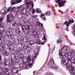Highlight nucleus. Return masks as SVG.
Masks as SVG:
<instances>
[{"label": "nucleus", "instance_id": "1", "mask_svg": "<svg viewBox=\"0 0 75 75\" xmlns=\"http://www.w3.org/2000/svg\"><path fill=\"white\" fill-rule=\"evenodd\" d=\"M27 60L28 62H26L25 63V66L27 69H30L32 68L33 65L32 64H34L35 59L34 58L33 59V56L32 55H29L27 57Z\"/></svg>", "mask_w": 75, "mask_h": 75}, {"label": "nucleus", "instance_id": "2", "mask_svg": "<svg viewBox=\"0 0 75 75\" xmlns=\"http://www.w3.org/2000/svg\"><path fill=\"white\" fill-rule=\"evenodd\" d=\"M75 60H70L68 61L67 69L69 71V72L71 75H75V71L74 70V68H75V62L73 63Z\"/></svg>", "mask_w": 75, "mask_h": 75}, {"label": "nucleus", "instance_id": "3", "mask_svg": "<svg viewBox=\"0 0 75 75\" xmlns=\"http://www.w3.org/2000/svg\"><path fill=\"white\" fill-rule=\"evenodd\" d=\"M68 53V56L67 57V59H65L63 61L64 62V65L65 66H67L68 63V61H74L75 60V57H74L75 56V52L74 51H72L71 53L70 52L67 53Z\"/></svg>", "mask_w": 75, "mask_h": 75}, {"label": "nucleus", "instance_id": "4", "mask_svg": "<svg viewBox=\"0 0 75 75\" xmlns=\"http://www.w3.org/2000/svg\"><path fill=\"white\" fill-rule=\"evenodd\" d=\"M21 25L23 33H25L26 30H31L32 28V26H31V25H30L29 26L26 25V26H25L24 23H21Z\"/></svg>", "mask_w": 75, "mask_h": 75}, {"label": "nucleus", "instance_id": "5", "mask_svg": "<svg viewBox=\"0 0 75 75\" xmlns=\"http://www.w3.org/2000/svg\"><path fill=\"white\" fill-rule=\"evenodd\" d=\"M0 49L2 50L1 52V53L4 56H7L8 54L7 51L5 49V45L3 43H1L0 45Z\"/></svg>", "mask_w": 75, "mask_h": 75}, {"label": "nucleus", "instance_id": "6", "mask_svg": "<svg viewBox=\"0 0 75 75\" xmlns=\"http://www.w3.org/2000/svg\"><path fill=\"white\" fill-rule=\"evenodd\" d=\"M26 4L27 6H26V8H27L30 11H31V9L33 8L34 7V4H33V3L32 1H30L29 2H26Z\"/></svg>", "mask_w": 75, "mask_h": 75}, {"label": "nucleus", "instance_id": "7", "mask_svg": "<svg viewBox=\"0 0 75 75\" xmlns=\"http://www.w3.org/2000/svg\"><path fill=\"white\" fill-rule=\"evenodd\" d=\"M68 53V52H63L62 54H60L59 57L61 59V62L62 64H64V62H63L65 59H64V57L66 56V54Z\"/></svg>", "mask_w": 75, "mask_h": 75}, {"label": "nucleus", "instance_id": "8", "mask_svg": "<svg viewBox=\"0 0 75 75\" xmlns=\"http://www.w3.org/2000/svg\"><path fill=\"white\" fill-rule=\"evenodd\" d=\"M55 2L56 3H59V7H62L63 5L66 3L65 0H56Z\"/></svg>", "mask_w": 75, "mask_h": 75}, {"label": "nucleus", "instance_id": "9", "mask_svg": "<svg viewBox=\"0 0 75 75\" xmlns=\"http://www.w3.org/2000/svg\"><path fill=\"white\" fill-rule=\"evenodd\" d=\"M10 62H11V59H6L4 60V64L5 66H8L10 64Z\"/></svg>", "mask_w": 75, "mask_h": 75}, {"label": "nucleus", "instance_id": "10", "mask_svg": "<svg viewBox=\"0 0 75 75\" xmlns=\"http://www.w3.org/2000/svg\"><path fill=\"white\" fill-rule=\"evenodd\" d=\"M23 5H21V6L18 7L17 8H16V9L14 12V13H19L18 12L20 11V10L22 11L23 10Z\"/></svg>", "mask_w": 75, "mask_h": 75}, {"label": "nucleus", "instance_id": "11", "mask_svg": "<svg viewBox=\"0 0 75 75\" xmlns=\"http://www.w3.org/2000/svg\"><path fill=\"white\" fill-rule=\"evenodd\" d=\"M4 69L3 68L0 67V71H1V72H2V71H4L1 74V75H13L12 73H11L10 74H7L5 71H4Z\"/></svg>", "mask_w": 75, "mask_h": 75}, {"label": "nucleus", "instance_id": "12", "mask_svg": "<svg viewBox=\"0 0 75 75\" xmlns=\"http://www.w3.org/2000/svg\"><path fill=\"white\" fill-rule=\"evenodd\" d=\"M54 60L53 59H52L51 60H50V61L49 62V63L48 64H47L48 66H50V67H51V65H54Z\"/></svg>", "mask_w": 75, "mask_h": 75}, {"label": "nucleus", "instance_id": "13", "mask_svg": "<svg viewBox=\"0 0 75 75\" xmlns=\"http://www.w3.org/2000/svg\"><path fill=\"white\" fill-rule=\"evenodd\" d=\"M19 71L18 69L16 67H13L12 68V72L13 74H17Z\"/></svg>", "mask_w": 75, "mask_h": 75}, {"label": "nucleus", "instance_id": "14", "mask_svg": "<svg viewBox=\"0 0 75 75\" xmlns=\"http://www.w3.org/2000/svg\"><path fill=\"white\" fill-rule=\"evenodd\" d=\"M31 49H32V48L31 47H29L28 48L26 49V54L27 55L29 54H30V52H31Z\"/></svg>", "mask_w": 75, "mask_h": 75}, {"label": "nucleus", "instance_id": "15", "mask_svg": "<svg viewBox=\"0 0 75 75\" xmlns=\"http://www.w3.org/2000/svg\"><path fill=\"white\" fill-rule=\"evenodd\" d=\"M74 23V21L73 20V19H71V20L69 19V20L68 23L66 24L67 27H69V25L70 24H71V23Z\"/></svg>", "mask_w": 75, "mask_h": 75}, {"label": "nucleus", "instance_id": "16", "mask_svg": "<svg viewBox=\"0 0 75 75\" xmlns=\"http://www.w3.org/2000/svg\"><path fill=\"white\" fill-rule=\"evenodd\" d=\"M34 58H35V59H36V58H37V56H38V50H35L34 51Z\"/></svg>", "mask_w": 75, "mask_h": 75}, {"label": "nucleus", "instance_id": "17", "mask_svg": "<svg viewBox=\"0 0 75 75\" xmlns=\"http://www.w3.org/2000/svg\"><path fill=\"white\" fill-rule=\"evenodd\" d=\"M39 31L38 32H35L33 31V37H35V38H37V37H38V33Z\"/></svg>", "mask_w": 75, "mask_h": 75}, {"label": "nucleus", "instance_id": "18", "mask_svg": "<svg viewBox=\"0 0 75 75\" xmlns=\"http://www.w3.org/2000/svg\"><path fill=\"white\" fill-rule=\"evenodd\" d=\"M36 25L37 26H38V27H39L40 28H42L43 26V24L40 23L39 22H37L36 23Z\"/></svg>", "mask_w": 75, "mask_h": 75}, {"label": "nucleus", "instance_id": "19", "mask_svg": "<svg viewBox=\"0 0 75 75\" xmlns=\"http://www.w3.org/2000/svg\"><path fill=\"white\" fill-rule=\"evenodd\" d=\"M3 21V18H0V26L1 28H4V25H3L1 24V22Z\"/></svg>", "mask_w": 75, "mask_h": 75}, {"label": "nucleus", "instance_id": "20", "mask_svg": "<svg viewBox=\"0 0 75 75\" xmlns=\"http://www.w3.org/2000/svg\"><path fill=\"white\" fill-rule=\"evenodd\" d=\"M13 33V30H12V29L11 28H9L6 34H7V35H8V34H11Z\"/></svg>", "mask_w": 75, "mask_h": 75}, {"label": "nucleus", "instance_id": "21", "mask_svg": "<svg viewBox=\"0 0 75 75\" xmlns=\"http://www.w3.org/2000/svg\"><path fill=\"white\" fill-rule=\"evenodd\" d=\"M5 71H4L7 74H10L11 73V70L8 68H6L5 69Z\"/></svg>", "mask_w": 75, "mask_h": 75}, {"label": "nucleus", "instance_id": "22", "mask_svg": "<svg viewBox=\"0 0 75 75\" xmlns=\"http://www.w3.org/2000/svg\"><path fill=\"white\" fill-rule=\"evenodd\" d=\"M16 16L18 17V18H21L23 16V15H22V13H21V12H19L17 14Z\"/></svg>", "mask_w": 75, "mask_h": 75}, {"label": "nucleus", "instance_id": "23", "mask_svg": "<svg viewBox=\"0 0 75 75\" xmlns=\"http://www.w3.org/2000/svg\"><path fill=\"white\" fill-rule=\"evenodd\" d=\"M8 47L10 50H12L13 51L14 50V47L13 45L11 44L10 45H9L8 46Z\"/></svg>", "mask_w": 75, "mask_h": 75}, {"label": "nucleus", "instance_id": "24", "mask_svg": "<svg viewBox=\"0 0 75 75\" xmlns=\"http://www.w3.org/2000/svg\"><path fill=\"white\" fill-rule=\"evenodd\" d=\"M6 44L7 47L11 45V42L10 40H7L6 42Z\"/></svg>", "mask_w": 75, "mask_h": 75}, {"label": "nucleus", "instance_id": "25", "mask_svg": "<svg viewBox=\"0 0 75 75\" xmlns=\"http://www.w3.org/2000/svg\"><path fill=\"white\" fill-rule=\"evenodd\" d=\"M10 17L11 20H13L16 18V16L13 14H10Z\"/></svg>", "mask_w": 75, "mask_h": 75}, {"label": "nucleus", "instance_id": "26", "mask_svg": "<svg viewBox=\"0 0 75 75\" xmlns=\"http://www.w3.org/2000/svg\"><path fill=\"white\" fill-rule=\"evenodd\" d=\"M16 32L18 35H20L21 33V31L18 28H17L16 29Z\"/></svg>", "mask_w": 75, "mask_h": 75}, {"label": "nucleus", "instance_id": "27", "mask_svg": "<svg viewBox=\"0 0 75 75\" xmlns=\"http://www.w3.org/2000/svg\"><path fill=\"white\" fill-rule=\"evenodd\" d=\"M8 38L10 40H13L14 38V36L13 35H10L8 36Z\"/></svg>", "mask_w": 75, "mask_h": 75}, {"label": "nucleus", "instance_id": "28", "mask_svg": "<svg viewBox=\"0 0 75 75\" xmlns=\"http://www.w3.org/2000/svg\"><path fill=\"white\" fill-rule=\"evenodd\" d=\"M22 11V14H23V15H25L26 14H27V11L26 9H23L22 10V11H21V12Z\"/></svg>", "mask_w": 75, "mask_h": 75}, {"label": "nucleus", "instance_id": "29", "mask_svg": "<svg viewBox=\"0 0 75 75\" xmlns=\"http://www.w3.org/2000/svg\"><path fill=\"white\" fill-rule=\"evenodd\" d=\"M15 44H17V45H18L19 44V42L20 41V40H18V39H15L14 40Z\"/></svg>", "mask_w": 75, "mask_h": 75}, {"label": "nucleus", "instance_id": "30", "mask_svg": "<svg viewBox=\"0 0 75 75\" xmlns=\"http://www.w3.org/2000/svg\"><path fill=\"white\" fill-rule=\"evenodd\" d=\"M25 66V64L24 63H22L20 64L19 65V67L21 68H23Z\"/></svg>", "mask_w": 75, "mask_h": 75}, {"label": "nucleus", "instance_id": "31", "mask_svg": "<svg viewBox=\"0 0 75 75\" xmlns=\"http://www.w3.org/2000/svg\"><path fill=\"white\" fill-rule=\"evenodd\" d=\"M10 64H11V65L12 66H14L15 65V62L13 61V60L11 59V62H10Z\"/></svg>", "mask_w": 75, "mask_h": 75}, {"label": "nucleus", "instance_id": "32", "mask_svg": "<svg viewBox=\"0 0 75 75\" xmlns=\"http://www.w3.org/2000/svg\"><path fill=\"white\" fill-rule=\"evenodd\" d=\"M28 47H29V45H25L23 46V49L24 50H27L28 48Z\"/></svg>", "mask_w": 75, "mask_h": 75}, {"label": "nucleus", "instance_id": "33", "mask_svg": "<svg viewBox=\"0 0 75 75\" xmlns=\"http://www.w3.org/2000/svg\"><path fill=\"white\" fill-rule=\"evenodd\" d=\"M63 51H64L65 52L68 53V50H67V47H63Z\"/></svg>", "mask_w": 75, "mask_h": 75}, {"label": "nucleus", "instance_id": "34", "mask_svg": "<svg viewBox=\"0 0 75 75\" xmlns=\"http://www.w3.org/2000/svg\"><path fill=\"white\" fill-rule=\"evenodd\" d=\"M18 56L20 59H23L24 58V55L22 53H21L20 54L18 55Z\"/></svg>", "mask_w": 75, "mask_h": 75}, {"label": "nucleus", "instance_id": "35", "mask_svg": "<svg viewBox=\"0 0 75 75\" xmlns=\"http://www.w3.org/2000/svg\"><path fill=\"white\" fill-rule=\"evenodd\" d=\"M23 42H26L27 43L28 42V40H27V39L25 37H24L23 38Z\"/></svg>", "mask_w": 75, "mask_h": 75}, {"label": "nucleus", "instance_id": "36", "mask_svg": "<svg viewBox=\"0 0 75 75\" xmlns=\"http://www.w3.org/2000/svg\"><path fill=\"white\" fill-rule=\"evenodd\" d=\"M12 22L13 23L12 25L13 27H17V23H16L15 22L12 21Z\"/></svg>", "mask_w": 75, "mask_h": 75}, {"label": "nucleus", "instance_id": "37", "mask_svg": "<svg viewBox=\"0 0 75 75\" xmlns=\"http://www.w3.org/2000/svg\"><path fill=\"white\" fill-rule=\"evenodd\" d=\"M35 43V42L34 41H30L29 44H30V45H34Z\"/></svg>", "mask_w": 75, "mask_h": 75}, {"label": "nucleus", "instance_id": "38", "mask_svg": "<svg viewBox=\"0 0 75 75\" xmlns=\"http://www.w3.org/2000/svg\"><path fill=\"white\" fill-rule=\"evenodd\" d=\"M16 53L17 54H18V55H19L21 54V51L18 50L16 51Z\"/></svg>", "mask_w": 75, "mask_h": 75}, {"label": "nucleus", "instance_id": "39", "mask_svg": "<svg viewBox=\"0 0 75 75\" xmlns=\"http://www.w3.org/2000/svg\"><path fill=\"white\" fill-rule=\"evenodd\" d=\"M11 56V58H12L13 59H14L16 58V54H12Z\"/></svg>", "mask_w": 75, "mask_h": 75}, {"label": "nucleus", "instance_id": "40", "mask_svg": "<svg viewBox=\"0 0 75 75\" xmlns=\"http://www.w3.org/2000/svg\"><path fill=\"white\" fill-rule=\"evenodd\" d=\"M36 13H42V11H40L39 10H40V9L39 8H36Z\"/></svg>", "mask_w": 75, "mask_h": 75}, {"label": "nucleus", "instance_id": "41", "mask_svg": "<svg viewBox=\"0 0 75 75\" xmlns=\"http://www.w3.org/2000/svg\"><path fill=\"white\" fill-rule=\"evenodd\" d=\"M51 13L50 12H46L45 13V14L46 16H50V14Z\"/></svg>", "mask_w": 75, "mask_h": 75}, {"label": "nucleus", "instance_id": "42", "mask_svg": "<svg viewBox=\"0 0 75 75\" xmlns=\"http://www.w3.org/2000/svg\"><path fill=\"white\" fill-rule=\"evenodd\" d=\"M11 3H12V5H13V4H16V1H14V0H12L11 1Z\"/></svg>", "mask_w": 75, "mask_h": 75}, {"label": "nucleus", "instance_id": "43", "mask_svg": "<svg viewBox=\"0 0 75 75\" xmlns=\"http://www.w3.org/2000/svg\"><path fill=\"white\" fill-rule=\"evenodd\" d=\"M11 9H11V11H14V12H15L16 9V8L15 6H13V7Z\"/></svg>", "mask_w": 75, "mask_h": 75}, {"label": "nucleus", "instance_id": "44", "mask_svg": "<svg viewBox=\"0 0 75 75\" xmlns=\"http://www.w3.org/2000/svg\"><path fill=\"white\" fill-rule=\"evenodd\" d=\"M30 30H32L33 31H35V30H36V27L35 26H33V27L32 26L31 29Z\"/></svg>", "mask_w": 75, "mask_h": 75}, {"label": "nucleus", "instance_id": "45", "mask_svg": "<svg viewBox=\"0 0 75 75\" xmlns=\"http://www.w3.org/2000/svg\"><path fill=\"white\" fill-rule=\"evenodd\" d=\"M28 34L29 35H32V31H30L28 32Z\"/></svg>", "mask_w": 75, "mask_h": 75}, {"label": "nucleus", "instance_id": "46", "mask_svg": "<svg viewBox=\"0 0 75 75\" xmlns=\"http://www.w3.org/2000/svg\"><path fill=\"white\" fill-rule=\"evenodd\" d=\"M57 44L61 43L62 42V40H59L57 41Z\"/></svg>", "mask_w": 75, "mask_h": 75}, {"label": "nucleus", "instance_id": "47", "mask_svg": "<svg viewBox=\"0 0 75 75\" xmlns=\"http://www.w3.org/2000/svg\"><path fill=\"white\" fill-rule=\"evenodd\" d=\"M51 68H52V69H58V67L57 66H55V67H54L52 66L51 67Z\"/></svg>", "mask_w": 75, "mask_h": 75}, {"label": "nucleus", "instance_id": "48", "mask_svg": "<svg viewBox=\"0 0 75 75\" xmlns=\"http://www.w3.org/2000/svg\"><path fill=\"white\" fill-rule=\"evenodd\" d=\"M6 22L7 23H10L11 21H10L9 19H6Z\"/></svg>", "mask_w": 75, "mask_h": 75}, {"label": "nucleus", "instance_id": "49", "mask_svg": "<svg viewBox=\"0 0 75 75\" xmlns=\"http://www.w3.org/2000/svg\"><path fill=\"white\" fill-rule=\"evenodd\" d=\"M15 62L16 63H18L19 62V59H16L15 60Z\"/></svg>", "mask_w": 75, "mask_h": 75}, {"label": "nucleus", "instance_id": "50", "mask_svg": "<svg viewBox=\"0 0 75 75\" xmlns=\"http://www.w3.org/2000/svg\"><path fill=\"white\" fill-rule=\"evenodd\" d=\"M10 17V15L8 14L7 16L6 19H9Z\"/></svg>", "mask_w": 75, "mask_h": 75}, {"label": "nucleus", "instance_id": "51", "mask_svg": "<svg viewBox=\"0 0 75 75\" xmlns=\"http://www.w3.org/2000/svg\"><path fill=\"white\" fill-rule=\"evenodd\" d=\"M11 10V7H9L7 10V12H9Z\"/></svg>", "mask_w": 75, "mask_h": 75}, {"label": "nucleus", "instance_id": "52", "mask_svg": "<svg viewBox=\"0 0 75 75\" xmlns=\"http://www.w3.org/2000/svg\"><path fill=\"white\" fill-rule=\"evenodd\" d=\"M24 42H23V41L22 40H21L20 41L21 44L22 45H24Z\"/></svg>", "mask_w": 75, "mask_h": 75}, {"label": "nucleus", "instance_id": "53", "mask_svg": "<svg viewBox=\"0 0 75 75\" xmlns=\"http://www.w3.org/2000/svg\"><path fill=\"white\" fill-rule=\"evenodd\" d=\"M45 44V42H43L41 43H38V44H41L42 45H44Z\"/></svg>", "mask_w": 75, "mask_h": 75}, {"label": "nucleus", "instance_id": "54", "mask_svg": "<svg viewBox=\"0 0 75 75\" xmlns=\"http://www.w3.org/2000/svg\"><path fill=\"white\" fill-rule=\"evenodd\" d=\"M26 62L25 61V59L24 58L22 59V63H25Z\"/></svg>", "mask_w": 75, "mask_h": 75}, {"label": "nucleus", "instance_id": "55", "mask_svg": "<svg viewBox=\"0 0 75 75\" xmlns=\"http://www.w3.org/2000/svg\"><path fill=\"white\" fill-rule=\"evenodd\" d=\"M22 1V0H18L17 1V3H20Z\"/></svg>", "mask_w": 75, "mask_h": 75}, {"label": "nucleus", "instance_id": "56", "mask_svg": "<svg viewBox=\"0 0 75 75\" xmlns=\"http://www.w3.org/2000/svg\"><path fill=\"white\" fill-rule=\"evenodd\" d=\"M32 14H34V13H35V9H33L32 11Z\"/></svg>", "mask_w": 75, "mask_h": 75}, {"label": "nucleus", "instance_id": "57", "mask_svg": "<svg viewBox=\"0 0 75 75\" xmlns=\"http://www.w3.org/2000/svg\"><path fill=\"white\" fill-rule=\"evenodd\" d=\"M38 37L39 38H42V35L41 34L39 35Z\"/></svg>", "mask_w": 75, "mask_h": 75}, {"label": "nucleus", "instance_id": "58", "mask_svg": "<svg viewBox=\"0 0 75 75\" xmlns=\"http://www.w3.org/2000/svg\"><path fill=\"white\" fill-rule=\"evenodd\" d=\"M3 36V32H0V37Z\"/></svg>", "mask_w": 75, "mask_h": 75}, {"label": "nucleus", "instance_id": "59", "mask_svg": "<svg viewBox=\"0 0 75 75\" xmlns=\"http://www.w3.org/2000/svg\"><path fill=\"white\" fill-rule=\"evenodd\" d=\"M40 41V39H37L36 40V41L35 42H36V43H38V42H39Z\"/></svg>", "mask_w": 75, "mask_h": 75}, {"label": "nucleus", "instance_id": "60", "mask_svg": "<svg viewBox=\"0 0 75 75\" xmlns=\"http://www.w3.org/2000/svg\"><path fill=\"white\" fill-rule=\"evenodd\" d=\"M43 40H45V41H46L47 40V39H46V37L45 36H44L43 38Z\"/></svg>", "mask_w": 75, "mask_h": 75}, {"label": "nucleus", "instance_id": "61", "mask_svg": "<svg viewBox=\"0 0 75 75\" xmlns=\"http://www.w3.org/2000/svg\"><path fill=\"white\" fill-rule=\"evenodd\" d=\"M3 40V38H0V43L2 42V40Z\"/></svg>", "mask_w": 75, "mask_h": 75}, {"label": "nucleus", "instance_id": "62", "mask_svg": "<svg viewBox=\"0 0 75 75\" xmlns=\"http://www.w3.org/2000/svg\"><path fill=\"white\" fill-rule=\"evenodd\" d=\"M6 13H7L6 12H4L2 13V14L3 15H4V16H5V15L6 14Z\"/></svg>", "mask_w": 75, "mask_h": 75}, {"label": "nucleus", "instance_id": "63", "mask_svg": "<svg viewBox=\"0 0 75 75\" xmlns=\"http://www.w3.org/2000/svg\"><path fill=\"white\" fill-rule=\"evenodd\" d=\"M3 10L4 11H5L6 10V8L4 7V8H3Z\"/></svg>", "mask_w": 75, "mask_h": 75}, {"label": "nucleus", "instance_id": "64", "mask_svg": "<svg viewBox=\"0 0 75 75\" xmlns=\"http://www.w3.org/2000/svg\"><path fill=\"white\" fill-rule=\"evenodd\" d=\"M61 52H62V50H60L59 52V54H62L61 53Z\"/></svg>", "mask_w": 75, "mask_h": 75}]
</instances>
